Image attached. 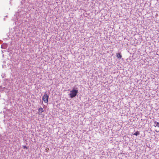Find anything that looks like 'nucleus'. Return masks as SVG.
Returning <instances> with one entry per match:
<instances>
[{
	"mask_svg": "<svg viewBox=\"0 0 159 159\" xmlns=\"http://www.w3.org/2000/svg\"><path fill=\"white\" fill-rule=\"evenodd\" d=\"M154 125L155 127H159V122H157L156 121L154 122Z\"/></svg>",
	"mask_w": 159,
	"mask_h": 159,
	"instance_id": "20e7f679",
	"label": "nucleus"
},
{
	"mask_svg": "<svg viewBox=\"0 0 159 159\" xmlns=\"http://www.w3.org/2000/svg\"><path fill=\"white\" fill-rule=\"evenodd\" d=\"M78 90L75 89H73L70 91V93L69 94L70 97L72 98L75 97L78 93Z\"/></svg>",
	"mask_w": 159,
	"mask_h": 159,
	"instance_id": "f257e3e1",
	"label": "nucleus"
},
{
	"mask_svg": "<svg viewBox=\"0 0 159 159\" xmlns=\"http://www.w3.org/2000/svg\"><path fill=\"white\" fill-rule=\"evenodd\" d=\"M43 109L42 107H40L38 109L39 113L41 114L42 112H43Z\"/></svg>",
	"mask_w": 159,
	"mask_h": 159,
	"instance_id": "7ed1b4c3",
	"label": "nucleus"
},
{
	"mask_svg": "<svg viewBox=\"0 0 159 159\" xmlns=\"http://www.w3.org/2000/svg\"><path fill=\"white\" fill-rule=\"evenodd\" d=\"M139 134V132L138 131H136L134 134L133 135L137 136Z\"/></svg>",
	"mask_w": 159,
	"mask_h": 159,
	"instance_id": "423d86ee",
	"label": "nucleus"
},
{
	"mask_svg": "<svg viewBox=\"0 0 159 159\" xmlns=\"http://www.w3.org/2000/svg\"><path fill=\"white\" fill-rule=\"evenodd\" d=\"M23 148H26V149L28 148L25 146H23Z\"/></svg>",
	"mask_w": 159,
	"mask_h": 159,
	"instance_id": "0eeeda50",
	"label": "nucleus"
},
{
	"mask_svg": "<svg viewBox=\"0 0 159 159\" xmlns=\"http://www.w3.org/2000/svg\"><path fill=\"white\" fill-rule=\"evenodd\" d=\"M156 131L157 132H159V130L158 131H157L156 130Z\"/></svg>",
	"mask_w": 159,
	"mask_h": 159,
	"instance_id": "6e6552de",
	"label": "nucleus"
},
{
	"mask_svg": "<svg viewBox=\"0 0 159 159\" xmlns=\"http://www.w3.org/2000/svg\"><path fill=\"white\" fill-rule=\"evenodd\" d=\"M116 56L118 58L120 59L122 57V56L120 53H116Z\"/></svg>",
	"mask_w": 159,
	"mask_h": 159,
	"instance_id": "39448f33",
	"label": "nucleus"
},
{
	"mask_svg": "<svg viewBox=\"0 0 159 159\" xmlns=\"http://www.w3.org/2000/svg\"><path fill=\"white\" fill-rule=\"evenodd\" d=\"M49 96L45 92L43 97V101L46 103H47L48 102Z\"/></svg>",
	"mask_w": 159,
	"mask_h": 159,
	"instance_id": "f03ea898",
	"label": "nucleus"
}]
</instances>
